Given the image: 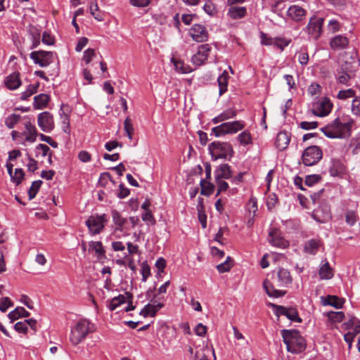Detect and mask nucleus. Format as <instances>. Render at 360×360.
<instances>
[{"instance_id":"61","label":"nucleus","mask_w":360,"mask_h":360,"mask_svg":"<svg viewBox=\"0 0 360 360\" xmlns=\"http://www.w3.org/2000/svg\"><path fill=\"white\" fill-rule=\"evenodd\" d=\"M62 125L65 133L70 132V119L68 115L63 113L61 115Z\"/></svg>"},{"instance_id":"56","label":"nucleus","mask_w":360,"mask_h":360,"mask_svg":"<svg viewBox=\"0 0 360 360\" xmlns=\"http://www.w3.org/2000/svg\"><path fill=\"white\" fill-rule=\"evenodd\" d=\"M307 91L311 96H319L321 91V86L319 84L313 83L309 86Z\"/></svg>"},{"instance_id":"45","label":"nucleus","mask_w":360,"mask_h":360,"mask_svg":"<svg viewBox=\"0 0 360 360\" xmlns=\"http://www.w3.org/2000/svg\"><path fill=\"white\" fill-rule=\"evenodd\" d=\"M238 141L242 145H248L252 143V137L248 131L240 133L237 137Z\"/></svg>"},{"instance_id":"2","label":"nucleus","mask_w":360,"mask_h":360,"mask_svg":"<svg viewBox=\"0 0 360 360\" xmlns=\"http://www.w3.org/2000/svg\"><path fill=\"white\" fill-rule=\"evenodd\" d=\"M353 120L342 122L340 118H336L332 123L323 127L321 131L329 138H346L351 134V127Z\"/></svg>"},{"instance_id":"52","label":"nucleus","mask_w":360,"mask_h":360,"mask_svg":"<svg viewBox=\"0 0 360 360\" xmlns=\"http://www.w3.org/2000/svg\"><path fill=\"white\" fill-rule=\"evenodd\" d=\"M328 318L333 322H341L345 316L342 311H330L328 314Z\"/></svg>"},{"instance_id":"62","label":"nucleus","mask_w":360,"mask_h":360,"mask_svg":"<svg viewBox=\"0 0 360 360\" xmlns=\"http://www.w3.org/2000/svg\"><path fill=\"white\" fill-rule=\"evenodd\" d=\"M216 182L218 186L217 194H219V193L220 192L225 191L228 189L229 184L227 182L224 181L223 179H216Z\"/></svg>"},{"instance_id":"24","label":"nucleus","mask_w":360,"mask_h":360,"mask_svg":"<svg viewBox=\"0 0 360 360\" xmlns=\"http://www.w3.org/2000/svg\"><path fill=\"white\" fill-rule=\"evenodd\" d=\"M349 41L346 37L338 35L333 37L330 43L333 49H342L348 46Z\"/></svg>"},{"instance_id":"33","label":"nucleus","mask_w":360,"mask_h":360,"mask_svg":"<svg viewBox=\"0 0 360 360\" xmlns=\"http://www.w3.org/2000/svg\"><path fill=\"white\" fill-rule=\"evenodd\" d=\"M344 302V299L340 298L335 295H328L325 299L323 304L325 305L333 306L336 309H340L342 307Z\"/></svg>"},{"instance_id":"58","label":"nucleus","mask_w":360,"mask_h":360,"mask_svg":"<svg viewBox=\"0 0 360 360\" xmlns=\"http://www.w3.org/2000/svg\"><path fill=\"white\" fill-rule=\"evenodd\" d=\"M11 306H13V302L8 297H5L2 298L0 302V310L3 312H5L8 308Z\"/></svg>"},{"instance_id":"23","label":"nucleus","mask_w":360,"mask_h":360,"mask_svg":"<svg viewBox=\"0 0 360 360\" xmlns=\"http://www.w3.org/2000/svg\"><path fill=\"white\" fill-rule=\"evenodd\" d=\"M263 287L269 297H280L286 293V291L275 289L272 283L268 280L264 281Z\"/></svg>"},{"instance_id":"49","label":"nucleus","mask_w":360,"mask_h":360,"mask_svg":"<svg viewBox=\"0 0 360 360\" xmlns=\"http://www.w3.org/2000/svg\"><path fill=\"white\" fill-rule=\"evenodd\" d=\"M109 182L115 184V181H113L111 179V175L108 172H104L103 173L98 180V184L102 187H106Z\"/></svg>"},{"instance_id":"34","label":"nucleus","mask_w":360,"mask_h":360,"mask_svg":"<svg viewBox=\"0 0 360 360\" xmlns=\"http://www.w3.org/2000/svg\"><path fill=\"white\" fill-rule=\"evenodd\" d=\"M91 15L98 21H103V16L100 11L96 0H91L89 5Z\"/></svg>"},{"instance_id":"54","label":"nucleus","mask_w":360,"mask_h":360,"mask_svg":"<svg viewBox=\"0 0 360 360\" xmlns=\"http://www.w3.org/2000/svg\"><path fill=\"white\" fill-rule=\"evenodd\" d=\"M141 275H142V281L146 282L147 278L150 275V268L147 264L146 262H144L141 264Z\"/></svg>"},{"instance_id":"19","label":"nucleus","mask_w":360,"mask_h":360,"mask_svg":"<svg viewBox=\"0 0 360 360\" xmlns=\"http://www.w3.org/2000/svg\"><path fill=\"white\" fill-rule=\"evenodd\" d=\"M349 64L345 63L341 66L342 75L338 77V81L340 84H347V82L354 77V72L349 69Z\"/></svg>"},{"instance_id":"41","label":"nucleus","mask_w":360,"mask_h":360,"mask_svg":"<svg viewBox=\"0 0 360 360\" xmlns=\"http://www.w3.org/2000/svg\"><path fill=\"white\" fill-rule=\"evenodd\" d=\"M125 302V297L122 295H120L117 297L112 298L109 304L108 309L110 311H114L117 307H119L121 304Z\"/></svg>"},{"instance_id":"30","label":"nucleus","mask_w":360,"mask_h":360,"mask_svg":"<svg viewBox=\"0 0 360 360\" xmlns=\"http://www.w3.org/2000/svg\"><path fill=\"white\" fill-rule=\"evenodd\" d=\"M232 171L228 164H222L215 170L216 179H229L231 176Z\"/></svg>"},{"instance_id":"55","label":"nucleus","mask_w":360,"mask_h":360,"mask_svg":"<svg viewBox=\"0 0 360 360\" xmlns=\"http://www.w3.org/2000/svg\"><path fill=\"white\" fill-rule=\"evenodd\" d=\"M321 179V177L320 175H317V174L309 175V176H306L305 184L307 186H311L314 184L319 182Z\"/></svg>"},{"instance_id":"15","label":"nucleus","mask_w":360,"mask_h":360,"mask_svg":"<svg viewBox=\"0 0 360 360\" xmlns=\"http://www.w3.org/2000/svg\"><path fill=\"white\" fill-rule=\"evenodd\" d=\"M190 35L196 42H204L208 39V33L206 28L199 24H195L190 30Z\"/></svg>"},{"instance_id":"6","label":"nucleus","mask_w":360,"mask_h":360,"mask_svg":"<svg viewBox=\"0 0 360 360\" xmlns=\"http://www.w3.org/2000/svg\"><path fill=\"white\" fill-rule=\"evenodd\" d=\"M323 153L321 149L316 146L307 147L302 155V162L306 166L316 165L322 158Z\"/></svg>"},{"instance_id":"17","label":"nucleus","mask_w":360,"mask_h":360,"mask_svg":"<svg viewBox=\"0 0 360 360\" xmlns=\"http://www.w3.org/2000/svg\"><path fill=\"white\" fill-rule=\"evenodd\" d=\"M246 211L248 212L247 225L251 226L254 224V218L257 211V202L255 198H251L246 205Z\"/></svg>"},{"instance_id":"51","label":"nucleus","mask_w":360,"mask_h":360,"mask_svg":"<svg viewBox=\"0 0 360 360\" xmlns=\"http://www.w3.org/2000/svg\"><path fill=\"white\" fill-rule=\"evenodd\" d=\"M20 118L18 115L13 114L8 116L5 121L6 125L9 128L12 129L17 124Z\"/></svg>"},{"instance_id":"21","label":"nucleus","mask_w":360,"mask_h":360,"mask_svg":"<svg viewBox=\"0 0 360 360\" xmlns=\"http://www.w3.org/2000/svg\"><path fill=\"white\" fill-rule=\"evenodd\" d=\"M163 307L162 303L148 304L141 311L140 314L144 317L150 316H155L156 313Z\"/></svg>"},{"instance_id":"60","label":"nucleus","mask_w":360,"mask_h":360,"mask_svg":"<svg viewBox=\"0 0 360 360\" xmlns=\"http://www.w3.org/2000/svg\"><path fill=\"white\" fill-rule=\"evenodd\" d=\"M297 59L301 65H306L309 61V55L305 51H300L297 53Z\"/></svg>"},{"instance_id":"12","label":"nucleus","mask_w":360,"mask_h":360,"mask_svg":"<svg viewBox=\"0 0 360 360\" xmlns=\"http://www.w3.org/2000/svg\"><path fill=\"white\" fill-rule=\"evenodd\" d=\"M332 103L327 98H324L313 105V113L319 117H323L329 114L332 108Z\"/></svg>"},{"instance_id":"7","label":"nucleus","mask_w":360,"mask_h":360,"mask_svg":"<svg viewBox=\"0 0 360 360\" xmlns=\"http://www.w3.org/2000/svg\"><path fill=\"white\" fill-rule=\"evenodd\" d=\"M324 18L316 15L310 18L306 27L307 32L311 38L317 40L322 34Z\"/></svg>"},{"instance_id":"31","label":"nucleus","mask_w":360,"mask_h":360,"mask_svg":"<svg viewBox=\"0 0 360 360\" xmlns=\"http://www.w3.org/2000/svg\"><path fill=\"white\" fill-rule=\"evenodd\" d=\"M50 100L49 95L41 94L34 98V108L36 109H42L46 107Z\"/></svg>"},{"instance_id":"32","label":"nucleus","mask_w":360,"mask_h":360,"mask_svg":"<svg viewBox=\"0 0 360 360\" xmlns=\"http://www.w3.org/2000/svg\"><path fill=\"white\" fill-rule=\"evenodd\" d=\"M29 316L30 313L22 307H16L8 315L9 319L11 320V322H13L14 321L18 319L20 317H28Z\"/></svg>"},{"instance_id":"36","label":"nucleus","mask_w":360,"mask_h":360,"mask_svg":"<svg viewBox=\"0 0 360 360\" xmlns=\"http://www.w3.org/2000/svg\"><path fill=\"white\" fill-rule=\"evenodd\" d=\"M172 61L174 63L176 70L180 73L185 74L192 71L191 68L188 65H185L181 60L172 58Z\"/></svg>"},{"instance_id":"8","label":"nucleus","mask_w":360,"mask_h":360,"mask_svg":"<svg viewBox=\"0 0 360 360\" xmlns=\"http://www.w3.org/2000/svg\"><path fill=\"white\" fill-rule=\"evenodd\" d=\"M54 53L51 51H35L30 53V58L40 67H46L53 62Z\"/></svg>"},{"instance_id":"42","label":"nucleus","mask_w":360,"mask_h":360,"mask_svg":"<svg viewBox=\"0 0 360 360\" xmlns=\"http://www.w3.org/2000/svg\"><path fill=\"white\" fill-rule=\"evenodd\" d=\"M41 184L42 181L41 180L32 182V186L28 191L29 200H32L36 196Z\"/></svg>"},{"instance_id":"16","label":"nucleus","mask_w":360,"mask_h":360,"mask_svg":"<svg viewBox=\"0 0 360 360\" xmlns=\"http://www.w3.org/2000/svg\"><path fill=\"white\" fill-rule=\"evenodd\" d=\"M277 313L280 315L285 316L288 319L297 323H301L302 319L299 317L297 309L294 308H287L283 306H278Z\"/></svg>"},{"instance_id":"20","label":"nucleus","mask_w":360,"mask_h":360,"mask_svg":"<svg viewBox=\"0 0 360 360\" xmlns=\"http://www.w3.org/2000/svg\"><path fill=\"white\" fill-rule=\"evenodd\" d=\"M290 141V139L287 132L280 131L277 134L275 144L278 149L280 150H283L288 147Z\"/></svg>"},{"instance_id":"27","label":"nucleus","mask_w":360,"mask_h":360,"mask_svg":"<svg viewBox=\"0 0 360 360\" xmlns=\"http://www.w3.org/2000/svg\"><path fill=\"white\" fill-rule=\"evenodd\" d=\"M278 286H285L292 283V277L290 272L285 269H280L277 273Z\"/></svg>"},{"instance_id":"18","label":"nucleus","mask_w":360,"mask_h":360,"mask_svg":"<svg viewBox=\"0 0 360 360\" xmlns=\"http://www.w3.org/2000/svg\"><path fill=\"white\" fill-rule=\"evenodd\" d=\"M20 75V72H14L7 76L4 81L6 86L10 90H15L20 87L21 85Z\"/></svg>"},{"instance_id":"9","label":"nucleus","mask_w":360,"mask_h":360,"mask_svg":"<svg viewBox=\"0 0 360 360\" xmlns=\"http://www.w3.org/2000/svg\"><path fill=\"white\" fill-rule=\"evenodd\" d=\"M106 215L103 214L101 216L94 215L89 217L86 221L89 231L93 234L99 233L104 228L105 222H106Z\"/></svg>"},{"instance_id":"57","label":"nucleus","mask_w":360,"mask_h":360,"mask_svg":"<svg viewBox=\"0 0 360 360\" xmlns=\"http://www.w3.org/2000/svg\"><path fill=\"white\" fill-rule=\"evenodd\" d=\"M94 56H95L94 49H88L84 53L83 60L85 61V63L86 64H89L91 61V60L94 57Z\"/></svg>"},{"instance_id":"22","label":"nucleus","mask_w":360,"mask_h":360,"mask_svg":"<svg viewBox=\"0 0 360 360\" xmlns=\"http://www.w3.org/2000/svg\"><path fill=\"white\" fill-rule=\"evenodd\" d=\"M128 255L124 257V261L127 264V266L132 271L136 270V264L134 256L138 257V260H139L140 254L139 249H127Z\"/></svg>"},{"instance_id":"11","label":"nucleus","mask_w":360,"mask_h":360,"mask_svg":"<svg viewBox=\"0 0 360 360\" xmlns=\"http://www.w3.org/2000/svg\"><path fill=\"white\" fill-rule=\"evenodd\" d=\"M37 122L40 129L45 132H49L54 129L53 117L49 112L45 111L39 114Z\"/></svg>"},{"instance_id":"46","label":"nucleus","mask_w":360,"mask_h":360,"mask_svg":"<svg viewBox=\"0 0 360 360\" xmlns=\"http://www.w3.org/2000/svg\"><path fill=\"white\" fill-rule=\"evenodd\" d=\"M124 128L128 138L130 140L132 139L134 129L131 120L129 117H127L124 122Z\"/></svg>"},{"instance_id":"10","label":"nucleus","mask_w":360,"mask_h":360,"mask_svg":"<svg viewBox=\"0 0 360 360\" xmlns=\"http://www.w3.org/2000/svg\"><path fill=\"white\" fill-rule=\"evenodd\" d=\"M267 240L272 246L288 248L290 245L289 242L282 236L281 231L276 228L269 229Z\"/></svg>"},{"instance_id":"29","label":"nucleus","mask_w":360,"mask_h":360,"mask_svg":"<svg viewBox=\"0 0 360 360\" xmlns=\"http://www.w3.org/2000/svg\"><path fill=\"white\" fill-rule=\"evenodd\" d=\"M319 274L321 279L328 280L333 277L334 271L330 266L329 263L327 261H325L320 266Z\"/></svg>"},{"instance_id":"37","label":"nucleus","mask_w":360,"mask_h":360,"mask_svg":"<svg viewBox=\"0 0 360 360\" xmlns=\"http://www.w3.org/2000/svg\"><path fill=\"white\" fill-rule=\"evenodd\" d=\"M39 86V82H37L34 84H30L27 89L22 93L21 99L22 100H27L29 97L32 95L34 94L37 92L38 88Z\"/></svg>"},{"instance_id":"44","label":"nucleus","mask_w":360,"mask_h":360,"mask_svg":"<svg viewBox=\"0 0 360 360\" xmlns=\"http://www.w3.org/2000/svg\"><path fill=\"white\" fill-rule=\"evenodd\" d=\"M359 219L358 214L353 210H348L345 214V220L347 224L353 226Z\"/></svg>"},{"instance_id":"50","label":"nucleus","mask_w":360,"mask_h":360,"mask_svg":"<svg viewBox=\"0 0 360 360\" xmlns=\"http://www.w3.org/2000/svg\"><path fill=\"white\" fill-rule=\"evenodd\" d=\"M25 173L22 169H15L14 174L11 176L12 181L19 185L23 179Z\"/></svg>"},{"instance_id":"26","label":"nucleus","mask_w":360,"mask_h":360,"mask_svg":"<svg viewBox=\"0 0 360 360\" xmlns=\"http://www.w3.org/2000/svg\"><path fill=\"white\" fill-rule=\"evenodd\" d=\"M25 131L23 132V134L26 136L25 140L30 143L34 142L37 136L36 127L30 122H25Z\"/></svg>"},{"instance_id":"35","label":"nucleus","mask_w":360,"mask_h":360,"mask_svg":"<svg viewBox=\"0 0 360 360\" xmlns=\"http://www.w3.org/2000/svg\"><path fill=\"white\" fill-rule=\"evenodd\" d=\"M228 72L224 71V72L218 77V84L219 87V95H222L227 90L228 84Z\"/></svg>"},{"instance_id":"4","label":"nucleus","mask_w":360,"mask_h":360,"mask_svg":"<svg viewBox=\"0 0 360 360\" xmlns=\"http://www.w3.org/2000/svg\"><path fill=\"white\" fill-rule=\"evenodd\" d=\"M210 153L213 160L226 159L231 157L233 150L230 143L226 142H213L209 146Z\"/></svg>"},{"instance_id":"38","label":"nucleus","mask_w":360,"mask_h":360,"mask_svg":"<svg viewBox=\"0 0 360 360\" xmlns=\"http://www.w3.org/2000/svg\"><path fill=\"white\" fill-rule=\"evenodd\" d=\"M200 186L202 195H210L214 192V185L206 180L200 181Z\"/></svg>"},{"instance_id":"3","label":"nucleus","mask_w":360,"mask_h":360,"mask_svg":"<svg viewBox=\"0 0 360 360\" xmlns=\"http://www.w3.org/2000/svg\"><path fill=\"white\" fill-rule=\"evenodd\" d=\"M91 331L90 322L86 319L80 320L71 329L69 340L72 345H77L84 341Z\"/></svg>"},{"instance_id":"59","label":"nucleus","mask_w":360,"mask_h":360,"mask_svg":"<svg viewBox=\"0 0 360 360\" xmlns=\"http://www.w3.org/2000/svg\"><path fill=\"white\" fill-rule=\"evenodd\" d=\"M14 328L18 333H22L25 334L27 332L28 327L27 326V323L24 321H19V322L16 323L14 326Z\"/></svg>"},{"instance_id":"25","label":"nucleus","mask_w":360,"mask_h":360,"mask_svg":"<svg viewBox=\"0 0 360 360\" xmlns=\"http://www.w3.org/2000/svg\"><path fill=\"white\" fill-rule=\"evenodd\" d=\"M246 8L244 6H235L231 5L229 9L228 15L233 20L240 19L245 16Z\"/></svg>"},{"instance_id":"64","label":"nucleus","mask_w":360,"mask_h":360,"mask_svg":"<svg viewBox=\"0 0 360 360\" xmlns=\"http://www.w3.org/2000/svg\"><path fill=\"white\" fill-rule=\"evenodd\" d=\"M79 160L82 162H88L91 159V155L86 150H82L78 154Z\"/></svg>"},{"instance_id":"5","label":"nucleus","mask_w":360,"mask_h":360,"mask_svg":"<svg viewBox=\"0 0 360 360\" xmlns=\"http://www.w3.org/2000/svg\"><path fill=\"white\" fill-rule=\"evenodd\" d=\"M244 127V123L240 121L228 122L212 128V131L216 136H220L227 134H235Z\"/></svg>"},{"instance_id":"48","label":"nucleus","mask_w":360,"mask_h":360,"mask_svg":"<svg viewBox=\"0 0 360 360\" xmlns=\"http://www.w3.org/2000/svg\"><path fill=\"white\" fill-rule=\"evenodd\" d=\"M355 91L352 89H348L346 90H341L338 92L337 98L340 100H346L349 98L355 96Z\"/></svg>"},{"instance_id":"53","label":"nucleus","mask_w":360,"mask_h":360,"mask_svg":"<svg viewBox=\"0 0 360 360\" xmlns=\"http://www.w3.org/2000/svg\"><path fill=\"white\" fill-rule=\"evenodd\" d=\"M352 112L356 116H360V96L355 97L352 103Z\"/></svg>"},{"instance_id":"39","label":"nucleus","mask_w":360,"mask_h":360,"mask_svg":"<svg viewBox=\"0 0 360 360\" xmlns=\"http://www.w3.org/2000/svg\"><path fill=\"white\" fill-rule=\"evenodd\" d=\"M112 220L117 229H122L127 220L117 210L112 211Z\"/></svg>"},{"instance_id":"28","label":"nucleus","mask_w":360,"mask_h":360,"mask_svg":"<svg viewBox=\"0 0 360 360\" xmlns=\"http://www.w3.org/2000/svg\"><path fill=\"white\" fill-rule=\"evenodd\" d=\"M345 166L342 162L338 159H333L331 161V166L329 169V172L333 176H338L344 173Z\"/></svg>"},{"instance_id":"47","label":"nucleus","mask_w":360,"mask_h":360,"mask_svg":"<svg viewBox=\"0 0 360 360\" xmlns=\"http://www.w3.org/2000/svg\"><path fill=\"white\" fill-rule=\"evenodd\" d=\"M227 232L226 228H221L215 236L214 240L219 243V245H226L227 239L224 237V235Z\"/></svg>"},{"instance_id":"43","label":"nucleus","mask_w":360,"mask_h":360,"mask_svg":"<svg viewBox=\"0 0 360 360\" xmlns=\"http://www.w3.org/2000/svg\"><path fill=\"white\" fill-rule=\"evenodd\" d=\"M203 10L206 13H207L210 16H214L217 13V7L211 0H207L205 2L203 6Z\"/></svg>"},{"instance_id":"13","label":"nucleus","mask_w":360,"mask_h":360,"mask_svg":"<svg viewBox=\"0 0 360 360\" xmlns=\"http://www.w3.org/2000/svg\"><path fill=\"white\" fill-rule=\"evenodd\" d=\"M210 51L211 46L208 44L199 46L197 53L191 58L192 63L198 66L202 65L207 59V56Z\"/></svg>"},{"instance_id":"40","label":"nucleus","mask_w":360,"mask_h":360,"mask_svg":"<svg viewBox=\"0 0 360 360\" xmlns=\"http://www.w3.org/2000/svg\"><path fill=\"white\" fill-rule=\"evenodd\" d=\"M233 266V260L231 257L228 256L224 262L219 264L217 266V269L220 273H225L229 271Z\"/></svg>"},{"instance_id":"1","label":"nucleus","mask_w":360,"mask_h":360,"mask_svg":"<svg viewBox=\"0 0 360 360\" xmlns=\"http://www.w3.org/2000/svg\"><path fill=\"white\" fill-rule=\"evenodd\" d=\"M281 335L288 352L297 354L305 349V340L298 330L284 329L281 330Z\"/></svg>"},{"instance_id":"14","label":"nucleus","mask_w":360,"mask_h":360,"mask_svg":"<svg viewBox=\"0 0 360 360\" xmlns=\"http://www.w3.org/2000/svg\"><path fill=\"white\" fill-rule=\"evenodd\" d=\"M307 15V11L299 5H292L287 11V16L292 21L300 22L304 20Z\"/></svg>"},{"instance_id":"63","label":"nucleus","mask_w":360,"mask_h":360,"mask_svg":"<svg viewBox=\"0 0 360 360\" xmlns=\"http://www.w3.org/2000/svg\"><path fill=\"white\" fill-rule=\"evenodd\" d=\"M289 44V41H287L284 39L281 38H274L273 44L276 46L281 50H283L285 46H287Z\"/></svg>"}]
</instances>
